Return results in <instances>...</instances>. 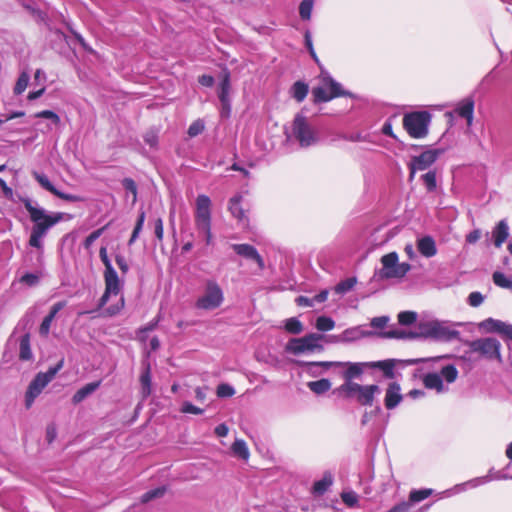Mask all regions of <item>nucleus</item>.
Returning <instances> with one entry per match:
<instances>
[{"label":"nucleus","mask_w":512,"mask_h":512,"mask_svg":"<svg viewBox=\"0 0 512 512\" xmlns=\"http://www.w3.org/2000/svg\"><path fill=\"white\" fill-rule=\"evenodd\" d=\"M22 203L29 213L30 220L33 222L29 245L37 249H42L43 238L46 236L50 228L63 219L64 214L61 212L49 213L29 198L23 199Z\"/></svg>","instance_id":"obj_1"},{"label":"nucleus","mask_w":512,"mask_h":512,"mask_svg":"<svg viewBox=\"0 0 512 512\" xmlns=\"http://www.w3.org/2000/svg\"><path fill=\"white\" fill-rule=\"evenodd\" d=\"M335 392L343 394L346 398H355L363 406H372L375 395L381 392L376 384L361 385L356 382H348L340 385Z\"/></svg>","instance_id":"obj_2"},{"label":"nucleus","mask_w":512,"mask_h":512,"mask_svg":"<svg viewBox=\"0 0 512 512\" xmlns=\"http://www.w3.org/2000/svg\"><path fill=\"white\" fill-rule=\"evenodd\" d=\"M99 256L102 263L105 266V291L99 300V308H102L107 304L112 295L117 296L120 293L121 283L117 275V272L113 268L112 263L108 257L107 248L105 246L100 248Z\"/></svg>","instance_id":"obj_3"},{"label":"nucleus","mask_w":512,"mask_h":512,"mask_svg":"<svg viewBox=\"0 0 512 512\" xmlns=\"http://www.w3.org/2000/svg\"><path fill=\"white\" fill-rule=\"evenodd\" d=\"M327 339L328 336L318 333H310L300 338H292L287 342L285 351L293 355L322 351L324 348L320 342H327Z\"/></svg>","instance_id":"obj_4"},{"label":"nucleus","mask_w":512,"mask_h":512,"mask_svg":"<svg viewBox=\"0 0 512 512\" xmlns=\"http://www.w3.org/2000/svg\"><path fill=\"white\" fill-rule=\"evenodd\" d=\"M64 358L48 369L47 372L38 373L30 383L25 396L26 407H30L35 398L42 392V390L54 379L55 375L63 368Z\"/></svg>","instance_id":"obj_5"},{"label":"nucleus","mask_w":512,"mask_h":512,"mask_svg":"<svg viewBox=\"0 0 512 512\" xmlns=\"http://www.w3.org/2000/svg\"><path fill=\"white\" fill-rule=\"evenodd\" d=\"M430 121L429 112L416 111L404 115L403 126L412 138L420 139L428 134Z\"/></svg>","instance_id":"obj_6"},{"label":"nucleus","mask_w":512,"mask_h":512,"mask_svg":"<svg viewBox=\"0 0 512 512\" xmlns=\"http://www.w3.org/2000/svg\"><path fill=\"white\" fill-rule=\"evenodd\" d=\"M292 136L298 141L301 147H310L319 141L317 130L302 114H297L294 118Z\"/></svg>","instance_id":"obj_7"},{"label":"nucleus","mask_w":512,"mask_h":512,"mask_svg":"<svg viewBox=\"0 0 512 512\" xmlns=\"http://www.w3.org/2000/svg\"><path fill=\"white\" fill-rule=\"evenodd\" d=\"M224 301V293L219 284L214 280H208L204 291L196 300L195 306L198 309L210 311L219 308Z\"/></svg>","instance_id":"obj_8"},{"label":"nucleus","mask_w":512,"mask_h":512,"mask_svg":"<svg viewBox=\"0 0 512 512\" xmlns=\"http://www.w3.org/2000/svg\"><path fill=\"white\" fill-rule=\"evenodd\" d=\"M398 254L390 252L381 258L382 268L378 271L379 279L402 278L411 269L408 263H399Z\"/></svg>","instance_id":"obj_9"},{"label":"nucleus","mask_w":512,"mask_h":512,"mask_svg":"<svg viewBox=\"0 0 512 512\" xmlns=\"http://www.w3.org/2000/svg\"><path fill=\"white\" fill-rule=\"evenodd\" d=\"M458 377V370L454 365H446L442 367L440 374L438 373H427L423 377V384L427 389L436 390L437 393H443L448 388L443 383V378L450 384L455 382Z\"/></svg>","instance_id":"obj_10"},{"label":"nucleus","mask_w":512,"mask_h":512,"mask_svg":"<svg viewBox=\"0 0 512 512\" xmlns=\"http://www.w3.org/2000/svg\"><path fill=\"white\" fill-rule=\"evenodd\" d=\"M322 84L313 88L312 94L315 102H328L335 97L349 95L341 85L328 74H321Z\"/></svg>","instance_id":"obj_11"},{"label":"nucleus","mask_w":512,"mask_h":512,"mask_svg":"<svg viewBox=\"0 0 512 512\" xmlns=\"http://www.w3.org/2000/svg\"><path fill=\"white\" fill-rule=\"evenodd\" d=\"M322 84L313 88L312 94L315 102H328L335 97L349 95L341 85L328 74H321Z\"/></svg>","instance_id":"obj_12"},{"label":"nucleus","mask_w":512,"mask_h":512,"mask_svg":"<svg viewBox=\"0 0 512 512\" xmlns=\"http://www.w3.org/2000/svg\"><path fill=\"white\" fill-rule=\"evenodd\" d=\"M422 331L426 337L443 342L451 341L459 336V332L452 325L443 321H430L423 326Z\"/></svg>","instance_id":"obj_13"},{"label":"nucleus","mask_w":512,"mask_h":512,"mask_svg":"<svg viewBox=\"0 0 512 512\" xmlns=\"http://www.w3.org/2000/svg\"><path fill=\"white\" fill-rule=\"evenodd\" d=\"M307 365L310 367V371L315 373L312 369L322 367L328 369L330 367H341L343 368L342 376L345 379L344 383L353 382V379L358 378L363 373L364 367H367V363H351V362H309Z\"/></svg>","instance_id":"obj_14"},{"label":"nucleus","mask_w":512,"mask_h":512,"mask_svg":"<svg viewBox=\"0 0 512 512\" xmlns=\"http://www.w3.org/2000/svg\"><path fill=\"white\" fill-rule=\"evenodd\" d=\"M469 347L473 352H478L488 359H496L502 362L500 353L501 344L495 338L477 339L469 342Z\"/></svg>","instance_id":"obj_15"},{"label":"nucleus","mask_w":512,"mask_h":512,"mask_svg":"<svg viewBox=\"0 0 512 512\" xmlns=\"http://www.w3.org/2000/svg\"><path fill=\"white\" fill-rule=\"evenodd\" d=\"M211 224V200L206 195L196 199L195 225L196 228H206Z\"/></svg>","instance_id":"obj_16"},{"label":"nucleus","mask_w":512,"mask_h":512,"mask_svg":"<svg viewBox=\"0 0 512 512\" xmlns=\"http://www.w3.org/2000/svg\"><path fill=\"white\" fill-rule=\"evenodd\" d=\"M478 328L486 333H498L512 340V325L494 318H487L478 324Z\"/></svg>","instance_id":"obj_17"},{"label":"nucleus","mask_w":512,"mask_h":512,"mask_svg":"<svg viewBox=\"0 0 512 512\" xmlns=\"http://www.w3.org/2000/svg\"><path fill=\"white\" fill-rule=\"evenodd\" d=\"M33 177L35 178V180L39 183V185L43 189L51 192L53 195L57 196L60 199H63V200L69 201V202H78L81 200V198L79 196H76L73 194H67V193H63V192L59 191L50 182L49 178L45 174L35 171V172H33Z\"/></svg>","instance_id":"obj_18"},{"label":"nucleus","mask_w":512,"mask_h":512,"mask_svg":"<svg viewBox=\"0 0 512 512\" xmlns=\"http://www.w3.org/2000/svg\"><path fill=\"white\" fill-rule=\"evenodd\" d=\"M372 332L364 331L361 327H352L344 330L340 335L328 336L327 343L353 342L370 336Z\"/></svg>","instance_id":"obj_19"},{"label":"nucleus","mask_w":512,"mask_h":512,"mask_svg":"<svg viewBox=\"0 0 512 512\" xmlns=\"http://www.w3.org/2000/svg\"><path fill=\"white\" fill-rule=\"evenodd\" d=\"M403 399L400 384L392 381L385 390L384 405L386 409L391 410L397 407Z\"/></svg>","instance_id":"obj_20"},{"label":"nucleus","mask_w":512,"mask_h":512,"mask_svg":"<svg viewBox=\"0 0 512 512\" xmlns=\"http://www.w3.org/2000/svg\"><path fill=\"white\" fill-rule=\"evenodd\" d=\"M441 154V150H426L421 153L419 156H415L412 158L411 163L413 164V169H418L419 171L425 170L430 167Z\"/></svg>","instance_id":"obj_21"},{"label":"nucleus","mask_w":512,"mask_h":512,"mask_svg":"<svg viewBox=\"0 0 512 512\" xmlns=\"http://www.w3.org/2000/svg\"><path fill=\"white\" fill-rule=\"evenodd\" d=\"M232 248L238 255L254 260L260 269L264 268L263 259L253 246L249 244H234L232 245Z\"/></svg>","instance_id":"obj_22"},{"label":"nucleus","mask_w":512,"mask_h":512,"mask_svg":"<svg viewBox=\"0 0 512 512\" xmlns=\"http://www.w3.org/2000/svg\"><path fill=\"white\" fill-rule=\"evenodd\" d=\"M417 248L421 255L427 258L433 257L437 253L435 241L431 236L418 239Z\"/></svg>","instance_id":"obj_23"},{"label":"nucleus","mask_w":512,"mask_h":512,"mask_svg":"<svg viewBox=\"0 0 512 512\" xmlns=\"http://www.w3.org/2000/svg\"><path fill=\"white\" fill-rule=\"evenodd\" d=\"M241 196H234L229 202V211L242 225L248 224V218L244 209L240 206Z\"/></svg>","instance_id":"obj_24"},{"label":"nucleus","mask_w":512,"mask_h":512,"mask_svg":"<svg viewBox=\"0 0 512 512\" xmlns=\"http://www.w3.org/2000/svg\"><path fill=\"white\" fill-rule=\"evenodd\" d=\"M509 236V227L505 220H501L492 231L494 245L501 247Z\"/></svg>","instance_id":"obj_25"},{"label":"nucleus","mask_w":512,"mask_h":512,"mask_svg":"<svg viewBox=\"0 0 512 512\" xmlns=\"http://www.w3.org/2000/svg\"><path fill=\"white\" fill-rule=\"evenodd\" d=\"M367 367L370 368H377L381 370L384 374V376L388 379H393L395 376L394 367H395V361L394 360H383V361H375V362H368Z\"/></svg>","instance_id":"obj_26"},{"label":"nucleus","mask_w":512,"mask_h":512,"mask_svg":"<svg viewBox=\"0 0 512 512\" xmlns=\"http://www.w3.org/2000/svg\"><path fill=\"white\" fill-rule=\"evenodd\" d=\"M230 90H231L230 74L228 71H225L223 73V79L219 85V90H218V97L220 99L221 105H223L224 107H228V100H230L229 99Z\"/></svg>","instance_id":"obj_27"},{"label":"nucleus","mask_w":512,"mask_h":512,"mask_svg":"<svg viewBox=\"0 0 512 512\" xmlns=\"http://www.w3.org/2000/svg\"><path fill=\"white\" fill-rule=\"evenodd\" d=\"M100 384H101L100 381L91 382V383L86 384L85 386H83L82 388H80L79 390L76 391V393L72 397V402L74 404H78V403L82 402L84 399H86L88 396H90L93 392H95L99 388Z\"/></svg>","instance_id":"obj_28"},{"label":"nucleus","mask_w":512,"mask_h":512,"mask_svg":"<svg viewBox=\"0 0 512 512\" xmlns=\"http://www.w3.org/2000/svg\"><path fill=\"white\" fill-rule=\"evenodd\" d=\"M141 394L143 398H147L151 394V373L150 364H143V371L140 376Z\"/></svg>","instance_id":"obj_29"},{"label":"nucleus","mask_w":512,"mask_h":512,"mask_svg":"<svg viewBox=\"0 0 512 512\" xmlns=\"http://www.w3.org/2000/svg\"><path fill=\"white\" fill-rule=\"evenodd\" d=\"M473 110L474 102L471 99L463 100L457 108V113L459 114V116L467 120L468 126H470L473 121Z\"/></svg>","instance_id":"obj_30"},{"label":"nucleus","mask_w":512,"mask_h":512,"mask_svg":"<svg viewBox=\"0 0 512 512\" xmlns=\"http://www.w3.org/2000/svg\"><path fill=\"white\" fill-rule=\"evenodd\" d=\"M231 450H232V453L236 457H238L242 460H245V461H247L249 459V456H250L249 449L244 440L236 439L231 446Z\"/></svg>","instance_id":"obj_31"},{"label":"nucleus","mask_w":512,"mask_h":512,"mask_svg":"<svg viewBox=\"0 0 512 512\" xmlns=\"http://www.w3.org/2000/svg\"><path fill=\"white\" fill-rule=\"evenodd\" d=\"M19 357L21 360L27 361L31 360L33 357L31 347H30V336L29 334H25L20 339L19 344Z\"/></svg>","instance_id":"obj_32"},{"label":"nucleus","mask_w":512,"mask_h":512,"mask_svg":"<svg viewBox=\"0 0 512 512\" xmlns=\"http://www.w3.org/2000/svg\"><path fill=\"white\" fill-rule=\"evenodd\" d=\"M308 388L315 394H323L331 388V382L328 379L311 381L307 384Z\"/></svg>","instance_id":"obj_33"},{"label":"nucleus","mask_w":512,"mask_h":512,"mask_svg":"<svg viewBox=\"0 0 512 512\" xmlns=\"http://www.w3.org/2000/svg\"><path fill=\"white\" fill-rule=\"evenodd\" d=\"M333 483V477L331 474H326L324 477L316 481L313 485V492L315 494H323Z\"/></svg>","instance_id":"obj_34"},{"label":"nucleus","mask_w":512,"mask_h":512,"mask_svg":"<svg viewBox=\"0 0 512 512\" xmlns=\"http://www.w3.org/2000/svg\"><path fill=\"white\" fill-rule=\"evenodd\" d=\"M315 327L317 330L326 332L335 327V321L328 316H320L316 319Z\"/></svg>","instance_id":"obj_35"},{"label":"nucleus","mask_w":512,"mask_h":512,"mask_svg":"<svg viewBox=\"0 0 512 512\" xmlns=\"http://www.w3.org/2000/svg\"><path fill=\"white\" fill-rule=\"evenodd\" d=\"M356 283H357V279L355 277L347 278V279L339 282L335 286L334 291L337 294H345V293L349 292L350 290H352L354 288V286L356 285Z\"/></svg>","instance_id":"obj_36"},{"label":"nucleus","mask_w":512,"mask_h":512,"mask_svg":"<svg viewBox=\"0 0 512 512\" xmlns=\"http://www.w3.org/2000/svg\"><path fill=\"white\" fill-rule=\"evenodd\" d=\"M307 93L308 86L303 82L298 81L292 86V95L298 102L303 101Z\"/></svg>","instance_id":"obj_37"},{"label":"nucleus","mask_w":512,"mask_h":512,"mask_svg":"<svg viewBox=\"0 0 512 512\" xmlns=\"http://www.w3.org/2000/svg\"><path fill=\"white\" fill-rule=\"evenodd\" d=\"M285 329L291 334H300L303 331V324L295 317L285 321Z\"/></svg>","instance_id":"obj_38"},{"label":"nucleus","mask_w":512,"mask_h":512,"mask_svg":"<svg viewBox=\"0 0 512 512\" xmlns=\"http://www.w3.org/2000/svg\"><path fill=\"white\" fill-rule=\"evenodd\" d=\"M29 80H30L29 74L25 71L22 72L15 84L14 93L16 95L23 93L28 86Z\"/></svg>","instance_id":"obj_39"},{"label":"nucleus","mask_w":512,"mask_h":512,"mask_svg":"<svg viewBox=\"0 0 512 512\" xmlns=\"http://www.w3.org/2000/svg\"><path fill=\"white\" fill-rule=\"evenodd\" d=\"M432 492V489L412 490L409 494V501L412 503L420 502L428 498Z\"/></svg>","instance_id":"obj_40"},{"label":"nucleus","mask_w":512,"mask_h":512,"mask_svg":"<svg viewBox=\"0 0 512 512\" xmlns=\"http://www.w3.org/2000/svg\"><path fill=\"white\" fill-rule=\"evenodd\" d=\"M144 221H145V212L141 211L139 213V216H138L136 225L134 227V230L132 232V235H131V237H130V239L128 241L129 245H132L136 241V239L138 238L139 233L141 232V230L143 228Z\"/></svg>","instance_id":"obj_41"},{"label":"nucleus","mask_w":512,"mask_h":512,"mask_svg":"<svg viewBox=\"0 0 512 512\" xmlns=\"http://www.w3.org/2000/svg\"><path fill=\"white\" fill-rule=\"evenodd\" d=\"M144 221H145V212L141 211L139 213V216H138L136 225L134 227V230L132 232V235H131V237H130V239L128 241L129 245H132L136 241V239L138 238L139 233L141 232V230L143 228Z\"/></svg>","instance_id":"obj_42"},{"label":"nucleus","mask_w":512,"mask_h":512,"mask_svg":"<svg viewBox=\"0 0 512 512\" xmlns=\"http://www.w3.org/2000/svg\"><path fill=\"white\" fill-rule=\"evenodd\" d=\"M165 492H166L165 487H158V488L152 489L142 495L141 501L143 503H147L153 499L162 497L165 494Z\"/></svg>","instance_id":"obj_43"},{"label":"nucleus","mask_w":512,"mask_h":512,"mask_svg":"<svg viewBox=\"0 0 512 512\" xmlns=\"http://www.w3.org/2000/svg\"><path fill=\"white\" fill-rule=\"evenodd\" d=\"M124 304V297L120 296L116 304H113L103 310L102 315L109 317L115 316L124 308Z\"/></svg>","instance_id":"obj_44"},{"label":"nucleus","mask_w":512,"mask_h":512,"mask_svg":"<svg viewBox=\"0 0 512 512\" xmlns=\"http://www.w3.org/2000/svg\"><path fill=\"white\" fill-rule=\"evenodd\" d=\"M422 181L428 192H432L437 187L436 181V173L434 171H429L422 176Z\"/></svg>","instance_id":"obj_45"},{"label":"nucleus","mask_w":512,"mask_h":512,"mask_svg":"<svg viewBox=\"0 0 512 512\" xmlns=\"http://www.w3.org/2000/svg\"><path fill=\"white\" fill-rule=\"evenodd\" d=\"M493 282L502 288L512 289V280L508 279L503 273L501 272H494L493 273Z\"/></svg>","instance_id":"obj_46"},{"label":"nucleus","mask_w":512,"mask_h":512,"mask_svg":"<svg viewBox=\"0 0 512 512\" xmlns=\"http://www.w3.org/2000/svg\"><path fill=\"white\" fill-rule=\"evenodd\" d=\"M313 9V1L312 0H303L299 6V14L302 19L309 20L311 18V13Z\"/></svg>","instance_id":"obj_47"},{"label":"nucleus","mask_w":512,"mask_h":512,"mask_svg":"<svg viewBox=\"0 0 512 512\" xmlns=\"http://www.w3.org/2000/svg\"><path fill=\"white\" fill-rule=\"evenodd\" d=\"M35 118H45L50 120L54 125L60 124V117L51 110H43L34 114Z\"/></svg>","instance_id":"obj_48"},{"label":"nucleus","mask_w":512,"mask_h":512,"mask_svg":"<svg viewBox=\"0 0 512 512\" xmlns=\"http://www.w3.org/2000/svg\"><path fill=\"white\" fill-rule=\"evenodd\" d=\"M106 228H107V225L93 231L90 235H88L83 243L85 249H87V250L90 249V247L93 245V243L103 234V232L105 231Z\"/></svg>","instance_id":"obj_49"},{"label":"nucleus","mask_w":512,"mask_h":512,"mask_svg":"<svg viewBox=\"0 0 512 512\" xmlns=\"http://www.w3.org/2000/svg\"><path fill=\"white\" fill-rule=\"evenodd\" d=\"M417 319V314L411 311H404L399 313L398 321L402 325H410L414 323Z\"/></svg>","instance_id":"obj_50"},{"label":"nucleus","mask_w":512,"mask_h":512,"mask_svg":"<svg viewBox=\"0 0 512 512\" xmlns=\"http://www.w3.org/2000/svg\"><path fill=\"white\" fill-rule=\"evenodd\" d=\"M123 187L126 191L130 192L133 196L132 202L135 203L137 200V186L134 180L131 178H125L122 181Z\"/></svg>","instance_id":"obj_51"},{"label":"nucleus","mask_w":512,"mask_h":512,"mask_svg":"<svg viewBox=\"0 0 512 512\" xmlns=\"http://www.w3.org/2000/svg\"><path fill=\"white\" fill-rule=\"evenodd\" d=\"M180 411L185 414L200 415L203 413V409L193 405L192 403L185 401L183 402Z\"/></svg>","instance_id":"obj_52"},{"label":"nucleus","mask_w":512,"mask_h":512,"mask_svg":"<svg viewBox=\"0 0 512 512\" xmlns=\"http://www.w3.org/2000/svg\"><path fill=\"white\" fill-rule=\"evenodd\" d=\"M342 501L349 507H353L358 503V495L353 492H344L341 495Z\"/></svg>","instance_id":"obj_53"},{"label":"nucleus","mask_w":512,"mask_h":512,"mask_svg":"<svg viewBox=\"0 0 512 512\" xmlns=\"http://www.w3.org/2000/svg\"><path fill=\"white\" fill-rule=\"evenodd\" d=\"M235 394L234 388L229 384H220L217 387V396L218 397H231Z\"/></svg>","instance_id":"obj_54"},{"label":"nucleus","mask_w":512,"mask_h":512,"mask_svg":"<svg viewBox=\"0 0 512 512\" xmlns=\"http://www.w3.org/2000/svg\"><path fill=\"white\" fill-rule=\"evenodd\" d=\"M484 301V296L478 292H472L468 296V304L472 307H478L480 306Z\"/></svg>","instance_id":"obj_55"},{"label":"nucleus","mask_w":512,"mask_h":512,"mask_svg":"<svg viewBox=\"0 0 512 512\" xmlns=\"http://www.w3.org/2000/svg\"><path fill=\"white\" fill-rule=\"evenodd\" d=\"M40 276L34 273H26L20 279V281L28 286H35L39 283Z\"/></svg>","instance_id":"obj_56"},{"label":"nucleus","mask_w":512,"mask_h":512,"mask_svg":"<svg viewBox=\"0 0 512 512\" xmlns=\"http://www.w3.org/2000/svg\"><path fill=\"white\" fill-rule=\"evenodd\" d=\"M203 130H204L203 122L201 120H197L189 126L188 134L191 137H195V136L199 135L200 133H202Z\"/></svg>","instance_id":"obj_57"},{"label":"nucleus","mask_w":512,"mask_h":512,"mask_svg":"<svg viewBox=\"0 0 512 512\" xmlns=\"http://www.w3.org/2000/svg\"><path fill=\"white\" fill-rule=\"evenodd\" d=\"M144 141L147 145H149L150 147H156L157 143H158V135L155 131L153 130H150L148 132L145 133L144 135Z\"/></svg>","instance_id":"obj_58"},{"label":"nucleus","mask_w":512,"mask_h":512,"mask_svg":"<svg viewBox=\"0 0 512 512\" xmlns=\"http://www.w3.org/2000/svg\"><path fill=\"white\" fill-rule=\"evenodd\" d=\"M65 306H66V302L65 301H60V302L55 303L51 307V309H50L48 315L46 316V318H48L50 320H54V318L56 317L57 313L60 310H62Z\"/></svg>","instance_id":"obj_59"},{"label":"nucleus","mask_w":512,"mask_h":512,"mask_svg":"<svg viewBox=\"0 0 512 512\" xmlns=\"http://www.w3.org/2000/svg\"><path fill=\"white\" fill-rule=\"evenodd\" d=\"M154 232L155 236L159 241L163 240L164 236V228H163V221L161 218H157L154 222Z\"/></svg>","instance_id":"obj_60"},{"label":"nucleus","mask_w":512,"mask_h":512,"mask_svg":"<svg viewBox=\"0 0 512 512\" xmlns=\"http://www.w3.org/2000/svg\"><path fill=\"white\" fill-rule=\"evenodd\" d=\"M382 337L384 338H405L406 333L400 329H391L386 332H383Z\"/></svg>","instance_id":"obj_61"},{"label":"nucleus","mask_w":512,"mask_h":512,"mask_svg":"<svg viewBox=\"0 0 512 512\" xmlns=\"http://www.w3.org/2000/svg\"><path fill=\"white\" fill-rule=\"evenodd\" d=\"M52 322H53V320H50L46 317L43 319V321L39 327V333L41 336L47 337L49 335Z\"/></svg>","instance_id":"obj_62"},{"label":"nucleus","mask_w":512,"mask_h":512,"mask_svg":"<svg viewBox=\"0 0 512 512\" xmlns=\"http://www.w3.org/2000/svg\"><path fill=\"white\" fill-rule=\"evenodd\" d=\"M115 261L119 267V269L121 270L122 273H127L128 270H129V266L124 258V256H122L121 254H117L115 256Z\"/></svg>","instance_id":"obj_63"},{"label":"nucleus","mask_w":512,"mask_h":512,"mask_svg":"<svg viewBox=\"0 0 512 512\" xmlns=\"http://www.w3.org/2000/svg\"><path fill=\"white\" fill-rule=\"evenodd\" d=\"M410 508H411L410 502H401V503L395 505L394 507H392L387 512H409Z\"/></svg>","instance_id":"obj_64"}]
</instances>
